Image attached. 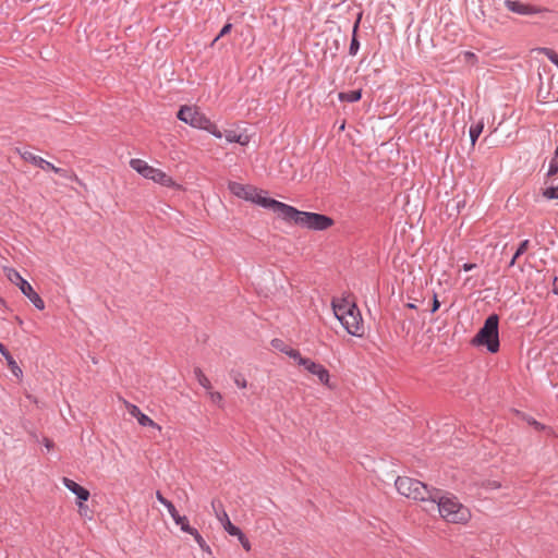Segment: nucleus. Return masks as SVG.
<instances>
[{"label": "nucleus", "mask_w": 558, "mask_h": 558, "mask_svg": "<svg viewBox=\"0 0 558 558\" xmlns=\"http://www.w3.org/2000/svg\"><path fill=\"white\" fill-rule=\"evenodd\" d=\"M272 205H275L278 209V217L288 222H293L302 228H307L315 231H324L333 225L332 218L323 214L302 211L282 202L281 204L274 203Z\"/></svg>", "instance_id": "1"}, {"label": "nucleus", "mask_w": 558, "mask_h": 558, "mask_svg": "<svg viewBox=\"0 0 558 558\" xmlns=\"http://www.w3.org/2000/svg\"><path fill=\"white\" fill-rule=\"evenodd\" d=\"M432 497L428 500L433 509H437L440 517L447 522L464 523L470 518V511L459 502L458 498L449 493H444L438 488L430 489Z\"/></svg>", "instance_id": "2"}, {"label": "nucleus", "mask_w": 558, "mask_h": 558, "mask_svg": "<svg viewBox=\"0 0 558 558\" xmlns=\"http://www.w3.org/2000/svg\"><path fill=\"white\" fill-rule=\"evenodd\" d=\"M498 327V315H489L472 339L471 343L475 347H485L489 353H497L500 347Z\"/></svg>", "instance_id": "3"}, {"label": "nucleus", "mask_w": 558, "mask_h": 558, "mask_svg": "<svg viewBox=\"0 0 558 558\" xmlns=\"http://www.w3.org/2000/svg\"><path fill=\"white\" fill-rule=\"evenodd\" d=\"M395 486L400 495L413 500L428 501L433 496L430 493L433 487L412 477L398 476Z\"/></svg>", "instance_id": "4"}, {"label": "nucleus", "mask_w": 558, "mask_h": 558, "mask_svg": "<svg viewBox=\"0 0 558 558\" xmlns=\"http://www.w3.org/2000/svg\"><path fill=\"white\" fill-rule=\"evenodd\" d=\"M229 190L238 197L243 198L245 201H250L252 203H255L259 205L263 208H267L272 210L277 214L278 209L275 204H281V202L264 196L263 191H259L258 189L251 186V185H243L238 182H230L229 183Z\"/></svg>", "instance_id": "5"}, {"label": "nucleus", "mask_w": 558, "mask_h": 558, "mask_svg": "<svg viewBox=\"0 0 558 558\" xmlns=\"http://www.w3.org/2000/svg\"><path fill=\"white\" fill-rule=\"evenodd\" d=\"M130 166L133 170L138 172L145 179L153 180L154 182L159 183L162 186L171 187L175 185L171 177H169L160 169H156L149 166L146 161L142 159H131Z\"/></svg>", "instance_id": "6"}, {"label": "nucleus", "mask_w": 558, "mask_h": 558, "mask_svg": "<svg viewBox=\"0 0 558 558\" xmlns=\"http://www.w3.org/2000/svg\"><path fill=\"white\" fill-rule=\"evenodd\" d=\"M8 278L11 282L15 283L20 288L21 292L33 303L37 310L45 308L44 300L33 289L31 283L20 275V272L14 269H10L8 272Z\"/></svg>", "instance_id": "7"}, {"label": "nucleus", "mask_w": 558, "mask_h": 558, "mask_svg": "<svg viewBox=\"0 0 558 558\" xmlns=\"http://www.w3.org/2000/svg\"><path fill=\"white\" fill-rule=\"evenodd\" d=\"M177 118L192 128L199 130L208 125V118L204 113L198 111L197 108L186 105L179 109Z\"/></svg>", "instance_id": "8"}, {"label": "nucleus", "mask_w": 558, "mask_h": 558, "mask_svg": "<svg viewBox=\"0 0 558 558\" xmlns=\"http://www.w3.org/2000/svg\"><path fill=\"white\" fill-rule=\"evenodd\" d=\"M341 325L347 330L348 333L354 337H362L364 333L363 319L357 306L355 310L348 311L347 314L341 319Z\"/></svg>", "instance_id": "9"}, {"label": "nucleus", "mask_w": 558, "mask_h": 558, "mask_svg": "<svg viewBox=\"0 0 558 558\" xmlns=\"http://www.w3.org/2000/svg\"><path fill=\"white\" fill-rule=\"evenodd\" d=\"M19 153L21 155V157L23 158V160L27 161V162H31L33 163L34 166L43 169V170H51L53 171L54 173L61 175V177H66V170L65 169H62V168H59V167H56L53 166L51 162L45 160L44 158H41L40 156H37L35 154H33L32 151L29 150H21L19 149Z\"/></svg>", "instance_id": "10"}, {"label": "nucleus", "mask_w": 558, "mask_h": 558, "mask_svg": "<svg viewBox=\"0 0 558 558\" xmlns=\"http://www.w3.org/2000/svg\"><path fill=\"white\" fill-rule=\"evenodd\" d=\"M211 507L216 513L217 519L223 525V529L229 535H238L241 534V530L231 523L228 513L225 511L221 501L213 500Z\"/></svg>", "instance_id": "11"}, {"label": "nucleus", "mask_w": 558, "mask_h": 558, "mask_svg": "<svg viewBox=\"0 0 558 558\" xmlns=\"http://www.w3.org/2000/svg\"><path fill=\"white\" fill-rule=\"evenodd\" d=\"M505 5L509 11L520 15H534L546 11L545 9L530 5L518 0H506Z\"/></svg>", "instance_id": "12"}, {"label": "nucleus", "mask_w": 558, "mask_h": 558, "mask_svg": "<svg viewBox=\"0 0 558 558\" xmlns=\"http://www.w3.org/2000/svg\"><path fill=\"white\" fill-rule=\"evenodd\" d=\"M62 483L70 492H72L76 496L78 508H81V510L83 508H86V506H84V502L88 500L90 496L89 492L85 487L81 486L80 484L68 477H63Z\"/></svg>", "instance_id": "13"}, {"label": "nucleus", "mask_w": 558, "mask_h": 558, "mask_svg": "<svg viewBox=\"0 0 558 558\" xmlns=\"http://www.w3.org/2000/svg\"><path fill=\"white\" fill-rule=\"evenodd\" d=\"M156 498L161 505H163L167 508V510H168L169 514L171 515V518L173 519L174 523L177 525H180L181 530L183 531V526L185 524H189L187 518L185 515H180L179 512L177 511L174 505L170 500L165 498L163 495L159 490L156 492Z\"/></svg>", "instance_id": "14"}, {"label": "nucleus", "mask_w": 558, "mask_h": 558, "mask_svg": "<svg viewBox=\"0 0 558 558\" xmlns=\"http://www.w3.org/2000/svg\"><path fill=\"white\" fill-rule=\"evenodd\" d=\"M301 366H303L311 374L317 376L320 383L325 385L328 384L329 373L322 364L315 363L311 359L306 357L305 360H301Z\"/></svg>", "instance_id": "15"}, {"label": "nucleus", "mask_w": 558, "mask_h": 558, "mask_svg": "<svg viewBox=\"0 0 558 558\" xmlns=\"http://www.w3.org/2000/svg\"><path fill=\"white\" fill-rule=\"evenodd\" d=\"M129 413L135 417L140 425L142 426H150L160 428L148 415L144 414L138 407L134 404L129 405Z\"/></svg>", "instance_id": "16"}, {"label": "nucleus", "mask_w": 558, "mask_h": 558, "mask_svg": "<svg viewBox=\"0 0 558 558\" xmlns=\"http://www.w3.org/2000/svg\"><path fill=\"white\" fill-rule=\"evenodd\" d=\"M355 304L349 302L348 300L343 299L339 302L332 301V310L335 313V316L341 322L343 316L347 314L348 311L355 310Z\"/></svg>", "instance_id": "17"}, {"label": "nucleus", "mask_w": 558, "mask_h": 558, "mask_svg": "<svg viewBox=\"0 0 558 558\" xmlns=\"http://www.w3.org/2000/svg\"><path fill=\"white\" fill-rule=\"evenodd\" d=\"M0 353L7 361L8 367L13 373V375H15L16 377L22 376V369L20 368V366L17 365L16 361L13 359V356L11 355L9 350L5 348V345L1 342H0Z\"/></svg>", "instance_id": "18"}, {"label": "nucleus", "mask_w": 558, "mask_h": 558, "mask_svg": "<svg viewBox=\"0 0 558 558\" xmlns=\"http://www.w3.org/2000/svg\"><path fill=\"white\" fill-rule=\"evenodd\" d=\"M338 98L340 101L356 102L362 98V90L355 89V90L342 92V93H339Z\"/></svg>", "instance_id": "19"}, {"label": "nucleus", "mask_w": 558, "mask_h": 558, "mask_svg": "<svg viewBox=\"0 0 558 558\" xmlns=\"http://www.w3.org/2000/svg\"><path fill=\"white\" fill-rule=\"evenodd\" d=\"M183 532L191 534L202 549H204V550L209 549V547L206 545L203 536L198 533V531L196 529L192 527L190 524H185L183 526Z\"/></svg>", "instance_id": "20"}, {"label": "nucleus", "mask_w": 558, "mask_h": 558, "mask_svg": "<svg viewBox=\"0 0 558 558\" xmlns=\"http://www.w3.org/2000/svg\"><path fill=\"white\" fill-rule=\"evenodd\" d=\"M360 20H361V16H359L357 21L355 22V24L353 26V35H352V39H351L350 47H349V54H351V56H355L360 49V41L356 37V32L359 29Z\"/></svg>", "instance_id": "21"}, {"label": "nucleus", "mask_w": 558, "mask_h": 558, "mask_svg": "<svg viewBox=\"0 0 558 558\" xmlns=\"http://www.w3.org/2000/svg\"><path fill=\"white\" fill-rule=\"evenodd\" d=\"M484 129V123L482 121L472 124L469 130L471 144L474 146L478 136L481 135L482 131Z\"/></svg>", "instance_id": "22"}, {"label": "nucleus", "mask_w": 558, "mask_h": 558, "mask_svg": "<svg viewBox=\"0 0 558 558\" xmlns=\"http://www.w3.org/2000/svg\"><path fill=\"white\" fill-rule=\"evenodd\" d=\"M194 375L196 380L203 388H205L206 390H210L211 384L201 368L196 367L194 369Z\"/></svg>", "instance_id": "23"}, {"label": "nucleus", "mask_w": 558, "mask_h": 558, "mask_svg": "<svg viewBox=\"0 0 558 558\" xmlns=\"http://www.w3.org/2000/svg\"><path fill=\"white\" fill-rule=\"evenodd\" d=\"M543 196L547 199H558V183L547 186L543 191Z\"/></svg>", "instance_id": "24"}, {"label": "nucleus", "mask_w": 558, "mask_h": 558, "mask_svg": "<svg viewBox=\"0 0 558 558\" xmlns=\"http://www.w3.org/2000/svg\"><path fill=\"white\" fill-rule=\"evenodd\" d=\"M207 124L208 125L204 126L203 130L209 132L211 135H214L217 138L223 137V133L221 131H219L217 125L215 123H213L209 119H208Z\"/></svg>", "instance_id": "25"}, {"label": "nucleus", "mask_w": 558, "mask_h": 558, "mask_svg": "<svg viewBox=\"0 0 558 558\" xmlns=\"http://www.w3.org/2000/svg\"><path fill=\"white\" fill-rule=\"evenodd\" d=\"M207 124L208 125L204 126L203 130L209 132L211 135H214L217 138L223 137V133L221 131H219L217 125L215 123H213L209 119H208Z\"/></svg>", "instance_id": "26"}, {"label": "nucleus", "mask_w": 558, "mask_h": 558, "mask_svg": "<svg viewBox=\"0 0 558 558\" xmlns=\"http://www.w3.org/2000/svg\"><path fill=\"white\" fill-rule=\"evenodd\" d=\"M284 354H287L289 357L293 359L299 365H301V360L306 359V357H303L298 350L292 349V348L284 351Z\"/></svg>", "instance_id": "27"}, {"label": "nucleus", "mask_w": 558, "mask_h": 558, "mask_svg": "<svg viewBox=\"0 0 558 558\" xmlns=\"http://www.w3.org/2000/svg\"><path fill=\"white\" fill-rule=\"evenodd\" d=\"M529 245H530V241L529 240L522 241L519 244V246H518V248H517V251L514 253V259H518L521 255H523L526 252V250L529 248Z\"/></svg>", "instance_id": "28"}, {"label": "nucleus", "mask_w": 558, "mask_h": 558, "mask_svg": "<svg viewBox=\"0 0 558 558\" xmlns=\"http://www.w3.org/2000/svg\"><path fill=\"white\" fill-rule=\"evenodd\" d=\"M210 401L217 404L219 408L223 407L222 395L218 391H209Z\"/></svg>", "instance_id": "29"}, {"label": "nucleus", "mask_w": 558, "mask_h": 558, "mask_svg": "<svg viewBox=\"0 0 558 558\" xmlns=\"http://www.w3.org/2000/svg\"><path fill=\"white\" fill-rule=\"evenodd\" d=\"M271 345L276 350L281 351L282 353H284V351L290 349V347H288L281 339H278V338L271 340Z\"/></svg>", "instance_id": "30"}, {"label": "nucleus", "mask_w": 558, "mask_h": 558, "mask_svg": "<svg viewBox=\"0 0 558 558\" xmlns=\"http://www.w3.org/2000/svg\"><path fill=\"white\" fill-rule=\"evenodd\" d=\"M232 28V24L231 23H227L223 25V27L220 29L219 34L214 38L213 40V45L218 41L221 37H223L225 35H227L228 33H230Z\"/></svg>", "instance_id": "31"}, {"label": "nucleus", "mask_w": 558, "mask_h": 558, "mask_svg": "<svg viewBox=\"0 0 558 558\" xmlns=\"http://www.w3.org/2000/svg\"><path fill=\"white\" fill-rule=\"evenodd\" d=\"M239 134L235 131L229 130L223 133V136L227 141V143H235V141H239Z\"/></svg>", "instance_id": "32"}, {"label": "nucleus", "mask_w": 558, "mask_h": 558, "mask_svg": "<svg viewBox=\"0 0 558 558\" xmlns=\"http://www.w3.org/2000/svg\"><path fill=\"white\" fill-rule=\"evenodd\" d=\"M557 173H558V161H557V159H551L549 162L547 175L553 177V175H556Z\"/></svg>", "instance_id": "33"}, {"label": "nucleus", "mask_w": 558, "mask_h": 558, "mask_svg": "<svg viewBox=\"0 0 558 558\" xmlns=\"http://www.w3.org/2000/svg\"><path fill=\"white\" fill-rule=\"evenodd\" d=\"M238 537V539L240 541L241 545L243 546V548L248 551L251 549V544H250V541L247 539V537L243 534V532L241 531V534H238L235 535Z\"/></svg>", "instance_id": "34"}, {"label": "nucleus", "mask_w": 558, "mask_h": 558, "mask_svg": "<svg viewBox=\"0 0 558 558\" xmlns=\"http://www.w3.org/2000/svg\"><path fill=\"white\" fill-rule=\"evenodd\" d=\"M439 307H440V302L438 301L437 295L434 294L433 306H432L430 312L435 313L436 311H438Z\"/></svg>", "instance_id": "35"}, {"label": "nucleus", "mask_w": 558, "mask_h": 558, "mask_svg": "<svg viewBox=\"0 0 558 558\" xmlns=\"http://www.w3.org/2000/svg\"><path fill=\"white\" fill-rule=\"evenodd\" d=\"M239 141H235V143H239L240 145H246L248 143V137L243 134H239Z\"/></svg>", "instance_id": "36"}, {"label": "nucleus", "mask_w": 558, "mask_h": 558, "mask_svg": "<svg viewBox=\"0 0 558 558\" xmlns=\"http://www.w3.org/2000/svg\"><path fill=\"white\" fill-rule=\"evenodd\" d=\"M234 383L236 384L238 387L240 388H245L246 387V380L244 378H235L234 379Z\"/></svg>", "instance_id": "37"}, {"label": "nucleus", "mask_w": 558, "mask_h": 558, "mask_svg": "<svg viewBox=\"0 0 558 558\" xmlns=\"http://www.w3.org/2000/svg\"><path fill=\"white\" fill-rule=\"evenodd\" d=\"M515 260L517 259H514V255H513L512 258L510 259L509 267H512L515 264Z\"/></svg>", "instance_id": "38"}, {"label": "nucleus", "mask_w": 558, "mask_h": 558, "mask_svg": "<svg viewBox=\"0 0 558 558\" xmlns=\"http://www.w3.org/2000/svg\"><path fill=\"white\" fill-rule=\"evenodd\" d=\"M557 158H558V146L555 149V154H554V158L553 159H557Z\"/></svg>", "instance_id": "39"}, {"label": "nucleus", "mask_w": 558, "mask_h": 558, "mask_svg": "<svg viewBox=\"0 0 558 558\" xmlns=\"http://www.w3.org/2000/svg\"><path fill=\"white\" fill-rule=\"evenodd\" d=\"M46 447H47L48 449H49V448H51V447H52V442H51L50 440H47V442H46Z\"/></svg>", "instance_id": "40"}, {"label": "nucleus", "mask_w": 558, "mask_h": 558, "mask_svg": "<svg viewBox=\"0 0 558 558\" xmlns=\"http://www.w3.org/2000/svg\"><path fill=\"white\" fill-rule=\"evenodd\" d=\"M472 268V265H464L465 270H470Z\"/></svg>", "instance_id": "41"}, {"label": "nucleus", "mask_w": 558, "mask_h": 558, "mask_svg": "<svg viewBox=\"0 0 558 558\" xmlns=\"http://www.w3.org/2000/svg\"><path fill=\"white\" fill-rule=\"evenodd\" d=\"M87 511V507L86 508H83L82 510L80 509V513L83 514L84 512Z\"/></svg>", "instance_id": "42"}, {"label": "nucleus", "mask_w": 558, "mask_h": 558, "mask_svg": "<svg viewBox=\"0 0 558 558\" xmlns=\"http://www.w3.org/2000/svg\"><path fill=\"white\" fill-rule=\"evenodd\" d=\"M408 307H410V308H415V305H414L413 303H409V304H408Z\"/></svg>", "instance_id": "43"}]
</instances>
